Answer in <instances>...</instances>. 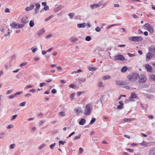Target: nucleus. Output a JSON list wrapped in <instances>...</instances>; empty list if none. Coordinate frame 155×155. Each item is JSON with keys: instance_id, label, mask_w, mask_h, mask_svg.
I'll return each instance as SVG.
<instances>
[{"instance_id": "1", "label": "nucleus", "mask_w": 155, "mask_h": 155, "mask_svg": "<svg viewBox=\"0 0 155 155\" xmlns=\"http://www.w3.org/2000/svg\"><path fill=\"white\" fill-rule=\"evenodd\" d=\"M92 104L91 103L88 104L86 105L84 113L85 115H88L91 113L92 110Z\"/></svg>"}, {"instance_id": "2", "label": "nucleus", "mask_w": 155, "mask_h": 155, "mask_svg": "<svg viewBox=\"0 0 155 155\" xmlns=\"http://www.w3.org/2000/svg\"><path fill=\"white\" fill-rule=\"evenodd\" d=\"M139 77V75L136 73H133L130 74H129L127 78L128 79L131 81L134 82L137 80L138 78Z\"/></svg>"}, {"instance_id": "3", "label": "nucleus", "mask_w": 155, "mask_h": 155, "mask_svg": "<svg viewBox=\"0 0 155 155\" xmlns=\"http://www.w3.org/2000/svg\"><path fill=\"white\" fill-rule=\"evenodd\" d=\"M129 40L134 42H138L142 41L143 38L142 37L140 36L130 37H129Z\"/></svg>"}, {"instance_id": "4", "label": "nucleus", "mask_w": 155, "mask_h": 155, "mask_svg": "<svg viewBox=\"0 0 155 155\" xmlns=\"http://www.w3.org/2000/svg\"><path fill=\"white\" fill-rule=\"evenodd\" d=\"M139 78V82L140 83H145L147 80V78L145 76L144 74H141L138 78Z\"/></svg>"}, {"instance_id": "5", "label": "nucleus", "mask_w": 155, "mask_h": 155, "mask_svg": "<svg viewBox=\"0 0 155 155\" xmlns=\"http://www.w3.org/2000/svg\"><path fill=\"white\" fill-rule=\"evenodd\" d=\"M144 27L147 28V30L150 33L153 34L154 32V29L148 23H146Z\"/></svg>"}, {"instance_id": "6", "label": "nucleus", "mask_w": 155, "mask_h": 155, "mask_svg": "<svg viewBox=\"0 0 155 155\" xmlns=\"http://www.w3.org/2000/svg\"><path fill=\"white\" fill-rule=\"evenodd\" d=\"M114 60H120L121 61H124L125 60L124 57L121 54H118L114 56Z\"/></svg>"}, {"instance_id": "7", "label": "nucleus", "mask_w": 155, "mask_h": 155, "mask_svg": "<svg viewBox=\"0 0 155 155\" xmlns=\"http://www.w3.org/2000/svg\"><path fill=\"white\" fill-rule=\"evenodd\" d=\"M116 83L117 85L121 86L128 84L129 83V82L126 81H116Z\"/></svg>"}, {"instance_id": "8", "label": "nucleus", "mask_w": 155, "mask_h": 155, "mask_svg": "<svg viewBox=\"0 0 155 155\" xmlns=\"http://www.w3.org/2000/svg\"><path fill=\"white\" fill-rule=\"evenodd\" d=\"M11 27H12L13 28H14L15 29L22 28L23 26L22 25H20L19 24H15L14 23L11 24Z\"/></svg>"}, {"instance_id": "9", "label": "nucleus", "mask_w": 155, "mask_h": 155, "mask_svg": "<svg viewBox=\"0 0 155 155\" xmlns=\"http://www.w3.org/2000/svg\"><path fill=\"white\" fill-rule=\"evenodd\" d=\"M154 56V54L152 53L149 52L147 53L146 54V60L147 61H149Z\"/></svg>"}, {"instance_id": "10", "label": "nucleus", "mask_w": 155, "mask_h": 155, "mask_svg": "<svg viewBox=\"0 0 155 155\" xmlns=\"http://www.w3.org/2000/svg\"><path fill=\"white\" fill-rule=\"evenodd\" d=\"M145 68L147 71L148 72H151L152 71V67L150 66L149 64H146L145 65Z\"/></svg>"}, {"instance_id": "11", "label": "nucleus", "mask_w": 155, "mask_h": 155, "mask_svg": "<svg viewBox=\"0 0 155 155\" xmlns=\"http://www.w3.org/2000/svg\"><path fill=\"white\" fill-rule=\"evenodd\" d=\"M35 13H38L39 11V9L40 7V5L39 4L37 3L35 4Z\"/></svg>"}, {"instance_id": "12", "label": "nucleus", "mask_w": 155, "mask_h": 155, "mask_svg": "<svg viewBox=\"0 0 155 155\" xmlns=\"http://www.w3.org/2000/svg\"><path fill=\"white\" fill-rule=\"evenodd\" d=\"M86 23H83L82 24H78L77 25V26L79 28H84L86 26Z\"/></svg>"}, {"instance_id": "13", "label": "nucleus", "mask_w": 155, "mask_h": 155, "mask_svg": "<svg viewBox=\"0 0 155 155\" xmlns=\"http://www.w3.org/2000/svg\"><path fill=\"white\" fill-rule=\"evenodd\" d=\"M45 32V30L44 29H42L40 30L38 32L37 34L38 36H39L41 35H42Z\"/></svg>"}, {"instance_id": "14", "label": "nucleus", "mask_w": 155, "mask_h": 155, "mask_svg": "<svg viewBox=\"0 0 155 155\" xmlns=\"http://www.w3.org/2000/svg\"><path fill=\"white\" fill-rule=\"evenodd\" d=\"M85 123V120L84 119H81L79 122V124L80 125H83Z\"/></svg>"}, {"instance_id": "15", "label": "nucleus", "mask_w": 155, "mask_h": 155, "mask_svg": "<svg viewBox=\"0 0 155 155\" xmlns=\"http://www.w3.org/2000/svg\"><path fill=\"white\" fill-rule=\"evenodd\" d=\"M134 120L133 118L132 119H128V118H124L122 120L124 121V122H127L130 121H133Z\"/></svg>"}, {"instance_id": "16", "label": "nucleus", "mask_w": 155, "mask_h": 155, "mask_svg": "<svg viewBox=\"0 0 155 155\" xmlns=\"http://www.w3.org/2000/svg\"><path fill=\"white\" fill-rule=\"evenodd\" d=\"M127 68L126 66H124L122 67V68L121 69V71L122 72L124 73L127 71Z\"/></svg>"}, {"instance_id": "17", "label": "nucleus", "mask_w": 155, "mask_h": 155, "mask_svg": "<svg viewBox=\"0 0 155 155\" xmlns=\"http://www.w3.org/2000/svg\"><path fill=\"white\" fill-rule=\"evenodd\" d=\"M100 5H99V4H94L93 5H91V7L92 9H94L95 8L98 7H99Z\"/></svg>"}, {"instance_id": "18", "label": "nucleus", "mask_w": 155, "mask_h": 155, "mask_svg": "<svg viewBox=\"0 0 155 155\" xmlns=\"http://www.w3.org/2000/svg\"><path fill=\"white\" fill-rule=\"evenodd\" d=\"M58 114L60 116H64L65 115V114L64 111L59 112Z\"/></svg>"}, {"instance_id": "19", "label": "nucleus", "mask_w": 155, "mask_h": 155, "mask_svg": "<svg viewBox=\"0 0 155 155\" xmlns=\"http://www.w3.org/2000/svg\"><path fill=\"white\" fill-rule=\"evenodd\" d=\"M137 97L136 94L135 93H132L131 95V97L130 98H135Z\"/></svg>"}, {"instance_id": "20", "label": "nucleus", "mask_w": 155, "mask_h": 155, "mask_svg": "<svg viewBox=\"0 0 155 155\" xmlns=\"http://www.w3.org/2000/svg\"><path fill=\"white\" fill-rule=\"evenodd\" d=\"M21 22L24 23H26L27 22V21L25 17H23L21 19Z\"/></svg>"}, {"instance_id": "21", "label": "nucleus", "mask_w": 155, "mask_h": 155, "mask_svg": "<svg viewBox=\"0 0 155 155\" xmlns=\"http://www.w3.org/2000/svg\"><path fill=\"white\" fill-rule=\"evenodd\" d=\"M70 40L71 42H74L77 41V39L75 38L72 37L71 38Z\"/></svg>"}, {"instance_id": "22", "label": "nucleus", "mask_w": 155, "mask_h": 155, "mask_svg": "<svg viewBox=\"0 0 155 155\" xmlns=\"http://www.w3.org/2000/svg\"><path fill=\"white\" fill-rule=\"evenodd\" d=\"M140 144L141 146H146L147 145V143L145 141H143L142 143H140Z\"/></svg>"}, {"instance_id": "23", "label": "nucleus", "mask_w": 155, "mask_h": 155, "mask_svg": "<svg viewBox=\"0 0 155 155\" xmlns=\"http://www.w3.org/2000/svg\"><path fill=\"white\" fill-rule=\"evenodd\" d=\"M34 22L33 21H31L29 23V25L31 27H33L34 26Z\"/></svg>"}, {"instance_id": "24", "label": "nucleus", "mask_w": 155, "mask_h": 155, "mask_svg": "<svg viewBox=\"0 0 155 155\" xmlns=\"http://www.w3.org/2000/svg\"><path fill=\"white\" fill-rule=\"evenodd\" d=\"M150 78L151 79L155 81V75L153 74H152L150 76Z\"/></svg>"}, {"instance_id": "25", "label": "nucleus", "mask_w": 155, "mask_h": 155, "mask_svg": "<svg viewBox=\"0 0 155 155\" xmlns=\"http://www.w3.org/2000/svg\"><path fill=\"white\" fill-rule=\"evenodd\" d=\"M110 76L109 75H106L104 76L103 78V80H106L107 79H109L110 78Z\"/></svg>"}, {"instance_id": "26", "label": "nucleus", "mask_w": 155, "mask_h": 155, "mask_svg": "<svg viewBox=\"0 0 155 155\" xmlns=\"http://www.w3.org/2000/svg\"><path fill=\"white\" fill-rule=\"evenodd\" d=\"M81 136V135H80V134L78 136H75V137H74V140H78V139L80 138Z\"/></svg>"}, {"instance_id": "27", "label": "nucleus", "mask_w": 155, "mask_h": 155, "mask_svg": "<svg viewBox=\"0 0 155 155\" xmlns=\"http://www.w3.org/2000/svg\"><path fill=\"white\" fill-rule=\"evenodd\" d=\"M85 39L87 41H89L91 39V37L90 36H87L86 37Z\"/></svg>"}, {"instance_id": "28", "label": "nucleus", "mask_w": 155, "mask_h": 155, "mask_svg": "<svg viewBox=\"0 0 155 155\" xmlns=\"http://www.w3.org/2000/svg\"><path fill=\"white\" fill-rule=\"evenodd\" d=\"M96 120V119L95 118H92V120H91L90 124H93Z\"/></svg>"}, {"instance_id": "29", "label": "nucleus", "mask_w": 155, "mask_h": 155, "mask_svg": "<svg viewBox=\"0 0 155 155\" xmlns=\"http://www.w3.org/2000/svg\"><path fill=\"white\" fill-rule=\"evenodd\" d=\"M69 16L71 18H72L74 16V14L73 13H70L69 14Z\"/></svg>"}, {"instance_id": "30", "label": "nucleus", "mask_w": 155, "mask_h": 155, "mask_svg": "<svg viewBox=\"0 0 155 155\" xmlns=\"http://www.w3.org/2000/svg\"><path fill=\"white\" fill-rule=\"evenodd\" d=\"M66 143V142L65 141H63L62 140H60L59 141V144L60 145L61 144L64 145V143Z\"/></svg>"}, {"instance_id": "31", "label": "nucleus", "mask_w": 155, "mask_h": 155, "mask_svg": "<svg viewBox=\"0 0 155 155\" xmlns=\"http://www.w3.org/2000/svg\"><path fill=\"white\" fill-rule=\"evenodd\" d=\"M26 102H22L20 104V106L21 107L24 106Z\"/></svg>"}, {"instance_id": "32", "label": "nucleus", "mask_w": 155, "mask_h": 155, "mask_svg": "<svg viewBox=\"0 0 155 155\" xmlns=\"http://www.w3.org/2000/svg\"><path fill=\"white\" fill-rule=\"evenodd\" d=\"M26 64H27V63L23 62L20 64V66L21 67H22L23 66L25 65Z\"/></svg>"}, {"instance_id": "33", "label": "nucleus", "mask_w": 155, "mask_h": 155, "mask_svg": "<svg viewBox=\"0 0 155 155\" xmlns=\"http://www.w3.org/2000/svg\"><path fill=\"white\" fill-rule=\"evenodd\" d=\"M51 91L53 94H55L57 92V91L54 89H52Z\"/></svg>"}, {"instance_id": "34", "label": "nucleus", "mask_w": 155, "mask_h": 155, "mask_svg": "<svg viewBox=\"0 0 155 155\" xmlns=\"http://www.w3.org/2000/svg\"><path fill=\"white\" fill-rule=\"evenodd\" d=\"M17 116V115L15 114V115H14L12 116V119H11V120H13L15 119Z\"/></svg>"}, {"instance_id": "35", "label": "nucleus", "mask_w": 155, "mask_h": 155, "mask_svg": "<svg viewBox=\"0 0 155 155\" xmlns=\"http://www.w3.org/2000/svg\"><path fill=\"white\" fill-rule=\"evenodd\" d=\"M12 91V90H10L6 92V94L8 95L9 94H10V93H11Z\"/></svg>"}, {"instance_id": "36", "label": "nucleus", "mask_w": 155, "mask_h": 155, "mask_svg": "<svg viewBox=\"0 0 155 155\" xmlns=\"http://www.w3.org/2000/svg\"><path fill=\"white\" fill-rule=\"evenodd\" d=\"M31 50H32V51L33 53H34L37 50V48H35L33 49V48H31Z\"/></svg>"}, {"instance_id": "37", "label": "nucleus", "mask_w": 155, "mask_h": 155, "mask_svg": "<svg viewBox=\"0 0 155 155\" xmlns=\"http://www.w3.org/2000/svg\"><path fill=\"white\" fill-rule=\"evenodd\" d=\"M43 9L45 11H47L49 9V7L46 5L44 8Z\"/></svg>"}, {"instance_id": "38", "label": "nucleus", "mask_w": 155, "mask_h": 155, "mask_svg": "<svg viewBox=\"0 0 155 155\" xmlns=\"http://www.w3.org/2000/svg\"><path fill=\"white\" fill-rule=\"evenodd\" d=\"M89 70L92 71H95L96 69H95L93 67H90L89 68Z\"/></svg>"}, {"instance_id": "39", "label": "nucleus", "mask_w": 155, "mask_h": 155, "mask_svg": "<svg viewBox=\"0 0 155 155\" xmlns=\"http://www.w3.org/2000/svg\"><path fill=\"white\" fill-rule=\"evenodd\" d=\"M83 152V149L82 148H80L79 149L78 153H81Z\"/></svg>"}, {"instance_id": "40", "label": "nucleus", "mask_w": 155, "mask_h": 155, "mask_svg": "<svg viewBox=\"0 0 155 155\" xmlns=\"http://www.w3.org/2000/svg\"><path fill=\"white\" fill-rule=\"evenodd\" d=\"M15 96V94H14L13 95H10V96H9V97H8V98H9V99H12Z\"/></svg>"}, {"instance_id": "41", "label": "nucleus", "mask_w": 155, "mask_h": 155, "mask_svg": "<svg viewBox=\"0 0 155 155\" xmlns=\"http://www.w3.org/2000/svg\"><path fill=\"white\" fill-rule=\"evenodd\" d=\"M98 86L99 87H101L103 86L102 83V82H99L98 84Z\"/></svg>"}, {"instance_id": "42", "label": "nucleus", "mask_w": 155, "mask_h": 155, "mask_svg": "<svg viewBox=\"0 0 155 155\" xmlns=\"http://www.w3.org/2000/svg\"><path fill=\"white\" fill-rule=\"evenodd\" d=\"M95 30L97 32H99L101 30L99 27H97L96 28Z\"/></svg>"}, {"instance_id": "43", "label": "nucleus", "mask_w": 155, "mask_h": 155, "mask_svg": "<svg viewBox=\"0 0 155 155\" xmlns=\"http://www.w3.org/2000/svg\"><path fill=\"white\" fill-rule=\"evenodd\" d=\"M117 108L119 109H121L123 108V106L122 105H119L117 106Z\"/></svg>"}, {"instance_id": "44", "label": "nucleus", "mask_w": 155, "mask_h": 155, "mask_svg": "<svg viewBox=\"0 0 155 155\" xmlns=\"http://www.w3.org/2000/svg\"><path fill=\"white\" fill-rule=\"evenodd\" d=\"M15 146V144H12L10 145V148L11 149H13V148H14Z\"/></svg>"}, {"instance_id": "45", "label": "nucleus", "mask_w": 155, "mask_h": 155, "mask_svg": "<svg viewBox=\"0 0 155 155\" xmlns=\"http://www.w3.org/2000/svg\"><path fill=\"white\" fill-rule=\"evenodd\" d=\"M45 145L44 144H43V145H41V146H40L39 147V149L40 150H41V149L45 147Z\"/></svg>"}, {"instance_id": "46", "label": "nucleus", "mask_w": 155, "mask_h": 155, "mask_svg": "<svg viewBox=\"0 0 155 155\" xmlns=\"http://www.w3.org/2000/svg\"><path fill=\"white\" fill-rule=\"evenodd\" d=\"M22 93V91L18 92H16V93H15V96L17 95L20 94H21Z\"/></svg>"}, {"instance_id": "47", "label": "nucleus", "mask_w": 155, "mask_h": 155, "mask_svg": "<svg viewBox=\"0 0 155 155\" xmlns=\"http://www.w3.org/2000/svg\"><path fill=\"white\" fill-rule=\"evenodd\" d=\"M25 9L27 11H30V10H31L30 7H27Z\"/></svg>"}, {"instance_id": "48", "label": "nucleus", "mask_w": 155, "mask_h": 155, "mask_svg": "<svg viewBox=\"0 0 155 155\" xmlns=\"http://www.w3.org/2000/svg\"><path fill=\"white\" fill-rule=\"evenodd\" d=\"M75 86V85L74 84H71L69 85V87L70 88H73Z\"/></svg>"}, {"instance_id": "49", "label": "nucleus", "mask_w": 155, "mask_h": 155, "mask_svg": "<svg viewBox=\"0 0 155 155\" xmlns=\"http://www.w3.org/2000/svg\"><path fill=\"white\" fill-rule=\"evenodd\" d=\"M55 145V143H54L53 144H51L50 146V147L51 148H52Z\"/></svg>"}, {"instance_id": "50", "label": "nucleus", "mask_w": 155, "mask_h": 155, "mask_svg": "<svg viewBox=\"0 0 155 155\" xmlns=\"http://www.w3.org/2000/svg\"><path fill=\"white\" fill-rule=\"evenodd\" d=\"M33 87V86L32 85H28L26 87V88H31L32 87Z\"/></svg>"}, {"instance_id": "51", "label": "nucleus", "mask_w": 155, "mask_h": 155, "mask_svg": "<svg viewBox=\"0 0 155 155\" xmlns=\"http://www.w3.org/2000/svg\"><path fill=\"white\" fill-rule=\"evenodd\" d=\"M5 12L6 13L9 12L10 10L8 8H6L5 11Z\"/></svg>"}, {"instance_id": "52", "label": "nucleus", "mask_w": 155, "mask_h": 155, "mask_svg": "<svg viewBox=\"0 0 155 155\" xmlns=\"http://www.w3.org/2000/svg\"><path fill=\"white\" fill-rule=\"evenodd\" d=\"M39 59L40 58L39 57L35 58H34V60L35 61H37L39 60Z\"/></svg>"}, {"instance_id": "53", "label": "nucleus", "mask_w": 155, "mask_h": 155, "mask_svg": "<svg viewBox=\"0 0 155 155\" xmlns=\"http://www.w3.org/2000/svg\"><path fill=\"white\" fill-rule=\"evenodd\" d=\"M82 71L81 70L79 69L78 70L76 71H74L75 73H79L81 72Z\"/></svg>"}, {"instance_id": "54", "label": "nucleus", "mask_w": 155, "mask_h": 155, "mask_svg": "<svg viewBox=\"0 0 155 155\" xmlns=\"http://www.w3.org/2000/svg\"><path fill=\"white\" fill-rule=\"evenodd\" d=\"M35 91H36V90L34 89H32L30 90H29L30 92H32V93H34L35 92Z\"/></svg>"}, {"instance_id": "55", "label": "nucleus", "mask_w": 155, "mask_h": 155, "mask_svg": "<svg viewBox=\"0 0 155 155\" xmlns=\"http://www.w3.org/2000/svg\"><path fill=\"white\" fill-rule=\"evenodd\" d=\"M52 81V79H49L48 80H46L45 82L47 83H49L50 82H51Z\"/></svg>"}, {"instance_id": "56", "label": "nucleus", "mask_w": 155, "mask_h": 155, "mask_svg": "<svg viewBox=\"0 0 155 155\" xmlns=\"http://www.w3.org/2000/svg\"><path fill=\"white\" fill-rule=\"evenodd\" d=\"M46 84L45 83H40L39 84L40 86V87H42L44 85H45Z\"/></svg>"}, {"instance_id": "57", "label": "nucleus", "mask_w": 155, "mask_h": 155, "mask_svg": "<svg viewBox=\"0 0 155 155\" xmlns=\"http://www.w3.org/2000/svg\"><path fill=\"white\" fill-rule=\"evenodd\" d=\"M127 150L129 152H132L133 151V150L132 149H130V148H127Z\"/></svg>"}, {"instance_id": "58", "label": "nucleus", "mask_w": 155, "mask_h": 155, "mask_svg": "<svg viewBox=\"0 0 155 155\" xmlns=\"http://www.w3.org/2000/svg\"><path fill=\"white\" fill-rule=\"evenodd\" d=\"M29 7H30V8L31 10L32 9H34L35 6L33 5H30Z\"/></svg>"}, {"instance_id": "59", "label": "nucleus", "mask_w": 155, "mask_h": 155, "mask_svg": "<svg viewBox=\"0 0 155 155\" xmlns=\"http://www.w3.org/2000/svg\"><path fill=\"white\" fill-rule=\"evenodd\" d=\"M125 88L128 90H129L130 89V87L129 86H125Z\"/></svg>"}, {"instance_id": "60", "label": "nucleus", "mask_w": 155, "mask_h": 155, "mask_svg": "<svg viewBox=\"0 0 155 155\" xmlns=\"http://www.w3.org/2000/svg\"><path fill=\"white\" fill-rule=\"evenodd\" d=\"M124 137H125L127 138L128 139H130V137L129 136L127 135H126V134H125L124 135Z\"/></svg>"}, {"instance_id": "61", "label": "nucleus", "mask_w": 155, "mask_h": 155, "mask_svg": "<svg viewBox=\"0 0 155 155\" xmlns=\"http://www.w3.org/2000/svg\"><path fill=\"white\" fill-rule=\"evenodd\" d=\"M125 46V45H118V47H124Z\"/></svg>"}, {"instance_id": "62", "label": "nucleus", "mask_w": 155, "mask_h": 155, "mask_svg": "<svg viewBox=\"0 0 155 155\" xmlns=\"http://www.w3.org/2000/svg\"><path fill=\"white\" fill-rule=\"evenodd\" d=\"M13 127L11 125H9L7 127V128L10 129L12 128Z\"/></svg>"}, {"instance_id": "63", "label": "nucleus", "mask_w": 155, "mask_h": 155, "mask_svg": "<svg viewBox=\"0 0 155 155\" xmlns=\"http://www.w3.org/2000/svg\"><path fill=\"white\" fill-rule=\"evenodd\" d=\"M56 68L58 70H61L62 69V68L60 66H58Z\"/></svg>"}, {"instance_id": "64", "label": "nucleus", "mask_w": 155, "mask_h": 155, "mask_svg": "<svg viewBox=\"0 0 155 155\" xmlns=\"http://www.w3.org/2000/svg\"><path fill=\"white\" fill-rule=\"evenodd\" d=\"M75 94L74 93H72L71 95V99H73L74 96Z\"/></svg>"}]
</instances>
